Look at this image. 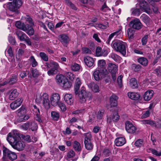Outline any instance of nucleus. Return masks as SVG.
<instances>
[{"label":"nucleus","mask_w":161,"mask_h":161,"mask_svg":"<svg viewBox=\"0 0 161 161\" xmlns=\"http://www.w3.org/2000/svg\"><path fill=\"white\" fill-rule=\"evenodd\" d=\"M79 97L82 102H85L87 99H90L91 94L89 92H86L84 89H82L79 94Z\"/></svg>","instance_id":"11"},{"label":"nucleus","mask_w":161,"mask_h":161,"mask_svg":"<svg viewBox=\"0 0 161 161\" xmlns=\"http://www.w3.org/2000/svg\"><path fill=\"white\" fill-rule=\"evenodd\" d=\"M30 60L32 67H36L38 63L33 56H31L30 57Z\"/></svg>","instance_id":"46"},{"label":"nucleus","mask_w":161,"mask_h":161,"mask_svg":"<svg viewBox=\"0 0 161 161\" xmlns=\"http://www.w3.org/2000/svg\"><path fill=\"white\" fill-rule=\"evenodd\" d=\"M97 69L107 70L106 68V62L104 59H100L97 62Z\"/></svg>","instance_id":"19"},{"label":"nucleus","mask_w":161,"mask_h":161,"mask_svg":"<svg viewBox=\"0 0 161 161\" xmlns=\"http://www.w3.org/2000/svg\"><path fill=\"white\" fill-rule=\"evenodd\" d=\"M20 139L19 134L16 130L11 132L8 135L7 140L12 146Z\"/></svg>","instance_id":"5"},{"label":"nucleus","mask_w":161,"mask_h":161,"mask_svg":"<svg viewBox=\"0 0 161 161\" xmlns=\"http://www.w3.org/2000/svg\"><path fill=\"white\" fill-rule=\"evenodd\" d=\"M112 47L117 52L120 53L123 55L125 56L126 53L127 44L121 41H118L113 42Z\"/></svg>","instance_id":"1"},{"label":"nucleus","mask_w":161,"mask_h":161,"mask_svg":"<svg viewBox=\"0 0 161 161\" xmlns=\"http://www.w3.org/2000/svg\"><path fill=\"white\" fill-rule=\"evenodd\" d=\"M111 58L117 62H119L121 60V58L120 56L114 53L111 54Z\"/></svg>","instance_id":"44"},{"label":"nucleus","mask_w":161,"mask_h":161,"mask_svg":"<svg viewBox=\"0 0 161 161\" xmlns=\"http://www.w3.org/2000/svg\"><path fill=\"white\" fill-rule=\"evenodd\" d=\"M17 158V155L15 153L12 152L7 157V159L8 158L12 161L16 159Z\"/></svg>","instance_id":"45"},{"label":"nucleus","mask_w":161,"mask_h":161,"mask_svg":"<svg viewBox=\"0 0 161 161\" xmlns=\"http://www.w3.org/2000/svg\"><path fill=\"white\" fill-rule=\"evenodd\" d=\"M30 129L32 131H35L37 130V125L36 123L32 121H30L29 122Z\"/></svg>","instance_id":"36"},{"label":"nucleus","mask_w":161,"mask_h":161,"mask_svg":"<svg viewBox=\"0 0 161 161\" xmlns=\"http://www.w3.org/2000/svg\"><path fill=\"white\" fill-rule=\"evenodd\" d=\"M22 4L21 0H14L13 2L8 3L7 7L9 9L16 14H18L19 11L18 9L20 8Z\"/></svg>","instance_id":"3"},{"label":"nucleus","mask_w":161,"mask_h":161,"mask_svg":"<svg viewBox=\"0 0 161 161\" xmlns=\"http://www.w3.org/2000/svg\"><path fill=\"white\" fill-rule=\"evenodd\" d=\"M138 86L136 79L134 78H132L130 79V86L131 88L132 89H136L138 88Z\"/></svg>","instance_id":"31"},{"label":"nucleus","mask_w":161,"mask_h":161,"mask_svg":"<svg viewBox=\"0 0 161 161\" xmlns=\"http://www.w3.org/2000/svg\"><path fill=\"white\" fill-rule=\"evenodd\" d=\"M123 78V76L122 75H120L118 76L117 80V82L119 84V85L120 86V87H121L122 85V79Z\"/></svg>","instance_id":"57"},{"label":"nucleus","mask_w":161,"mask_h":161,"mask_svg":"<svg viewBox=\"0 0 161 161\" xmlns=\"http://www.w3.org/2000/svg\"><path fill=\"white\" fill-rule=\"evenodd\" d=\"M135 145L138 147H140L143 146L144 145V142L143 140L139 139L136 141L134 143Z\"/></svg>","instance_id":"41"},{"label":"nucleus","mask_w":161,"mask_h":161,"mask_svg":"<svg viewBox=\"0 0 161 161\" xmlns=\"http://www.w3.org/2000/svg\"><path fill=\"white\" fill-rule=\"evenodd\" d=\"M51 115L52 118L53 120L57 121L58 120L59 118V113L56 111H52Z\"/></svg>","instance_id":"39"},{"label":"nucleus","mask_w":161,"mask_h":161,"mask_svg":"<svg viewBox=\"0 0 161 161\" xmlns=\"http://www.w3.org/2000/svg\"><path fill=\"white\" fill-rule=\"evenodd\" d=\"M16 33L18 38L20 41H23L27 38V36L26 34L20 31H17Z\"/></svg>","instance_id":"33"},{"label":"nucleus","mask_w":161,"mask_h":161,"mask_svg":"<svg viewBox=\"0 0 161 161\" xmlns=\"http://www.w3.org/2000/svg\"><path fill=\"white\" fill-rule=\"evenodd\" d=\"M81 85V82L80 79L79 78H77L75 82L74 90L75 91V95H77L79 93V90Z\"/></svg>","instance_id":"26"},{"label":"nucleus","mask_w":161,"mask_h":161,"mask_svg":"<svg viewBox=\"0 0 161 161\" xmlns=\"http://www.w3.org/2000/svg\"><path fill=\"white\" fill-rule=\"evenodd\" d=\"M56 79L57 83L65 89L69 88L71 86V82L69 81L66 77L62 75H57Z\"/></svg>","instance_id":"2"},{"label":"nucleus","mask_w":161,"mask_h":161,"mask_svg":"<svg viewBox=\"0 0 161 161\" xmlns=\"http://www.w3.org/2000/svg\"><path fill=\"white\" fill-rule=\"evenodd\" d=\"M22 100L21 99H18L11 103L10 106L11 108L14 110L19 106L22 103Z\"/></svg>","instance_id":"22"},{"label":"nucleus","mask_w":161,"mask_h":161,"mask_svg":"<svg viewBox=\"0 0 161 161\" xmlns=\"http://www.w3.org/2000/svg\"><path fill=\"white\" fill-rule=\"evenodd\" d=\"M114 142L117 146H121L125 144L126 141L124 137H119L116 139Z\"/></svg>","instance_id":"21"},{"label":"nucleus","mask_w":161,"mask_h":161,"mask_svg":"<svg viewBox=\"0 0 161 161\" xmlns=\"http://www.w3.org/2000/svg\"><path fill=\"white\" fill-rule=\"evenodd\" d=\"M58 106L60 108L62 111H64L66 110V107L64 104L60 102L57 104Z\"/></svg>","instance_id":"53"},{"label":"nucleus","mask_w":161,"mask_h":161,"mask_svg":"<svg viewBox=\"0 0 161 161\" xmlns=\"http://www.w3.org/2000/svg\"><path fill=\"white\" fill-rule=\"evenodd\" d=\"M84 144L85 148L87 150H91L93 148V145L91 141H84Z\"/></svg>","instance_id":"37"},{"label":"nucleus","mask_w":161,"mask_h":161,"mask_svg":"<svg viewBox=\"0 0 161 161\" xmlns=\"http://www.w3.org/2000/svg\"><path fill=\"white\" fill-rule=\"evenodd\" d=\"M15 25L17 28L25 31L29 36L33 35L34 34V30L32 27L30 26V25H25L24 23L17 21L16 22Z\"/></svg>","instance_id":"4"},{"label":"nucleus","mask_w":161,"mask_h":161,"mask_svg":"<svg viewBox=\"0 0 161 161\" xmlns=\"http://www.w3.org/2000/svg\"><path fill=\"white\" fill-rule=\"evenodd\" d=\"M71 70L74 71H77L80 69V66L76 63L72 64L70 66Z\"/></svg>","instance_id":"38"},{"label":"nucleus","mask_w":161,"mask_h":161,"mask_svg":"<svg viewBox=\"0 0 161 161\" xmlns=\"http://www.w3.org/2000/svg\"><path fill=\"white\" fill-rule=\"evenodd\" d=\"M109 72L106 70H102L98 69L95 70L93 73V76L96 81L101 80L103 77L108 75Z\"/></svg>","instance_id":"6"},{"label":"nucleus","mask_w":161,"mask_h":161,"mask_svg":"<svg viewBox=\"0 0 161 161\" xmlns=\"http://www.w3.org/2000/svg\"><path fill=\"white\" fill-rule=\"evenodd\" d=\"M88 87L91 89L93 92H99V88L98 85L95 84L93 82H91L89 83L88 85Z\"/></svg>","instance_id":"23"},{"label":"nucleus","mask_w":161,"mask_h":161,"mask_svg":"<svg viewBox=\"0 0 161 161\" xmlns=\"http://www.w3.org/2000/svg\"><path fill=\"white\" fill-rule=\"evenodd\" d=\"M41 98L44 107L46 109H49L50 107V103L47 94L45 93H43L41 96Z\"/></svg>","instance_id":"10"},{"label":"nucleus","mask_w":161,"mask_h":161,"mask_svg":"<svg viewBox=\"0 0 161 161\" xmlns=\"http://www.w3.org/2000/svg\"><path fill=\"white\" fill-rule=\"evenodd\" d=\"M75 155V153L73 150H70L68 151L64 158L67 161H70V159L73 158Z\"/></svg>","instance_id":"28"},{"label":"nucleus","mask_w":161,"mask_h":161,"mask_svg":"<svg viewBox=\"0 0 161 161\" xmlns=\"http://www.w3.org/2000/svg\"><path fill=\"white\" fill-rule=\"evenodd\" d=\"M26 110L24 107H21L17 111V115L18 120L20 122L28 120L29 117L28 115H26Z\"/></svg>","instance_id":"7"},{"label":"nucleus","mask_w":161,"mask_h":161,"mask_svg":"<svg viewBox=\"0 0 161 161\" xmlns=\"http://www.w3.org/2000/svg\"><path fill=\"white\" fill-rule=\"evenodd\" d=\"M118 97L114 95H112L110 97V104L111 106L115 107L117 105Z\"/></svg>","instance_id":"27"},{"label":"nucleus","mask_w":161,"mask_h":161,"mask_svg":"<svg viewBox=\"0 0 161 161\" xmlns=\"http://www.w3.org/2000/svg\"><path fill=\"white\" fill-rule=\"evenodd\" d=\"M141 19L146 24H148L150 21V19L145 14H142L140 17Z\"/></svg>","instance_id":"34"},{"label":"nucleus","mask_w":161,"mask_h":161,"mask_svg":"<svg viewBox=\"0 0 161 161\" xmlns=\"http://www.w3.org/2000/svg\"><path fill=\"white\" fill-rule=\"evenodd\" d=\"M17 81V76L16 75H14L12 77L9 83L10 84H13L15 83Z\"/></svg>","instance_id":"55"},{"label":"nucleus","mask_w":161,"mask_h":161,"mask_svg":"<svg viewBox=\"0 0 161 161\" xmlns=\"http://www.w3.org/2000/svg\"><path fill=\"white\" fill-rule=\"evenodd\" d=\"M83 52L84 54H91V51L87 48L85 47L82 49Z\"/></svg>","instance_id":"64"},{"label":"nucleus","mask_w":161,"mask_h":161,"mask_svg":"<svg viewBox=\"0 0 161 161\" xmlns=\"http://www.w3.org/2000/svg\"><path fill=\"white\" fill-rule=\"evenodd\" d=\"M132 14L134 15H139L140 14V9L139 8H134L131 10Z\"/></svg>","instance_id":"51"},{"label":"nucleus","mask_w":161,"mask_h":161,"mask_svg":"<svg viewBox=\"0 0 161 161\" xmlns=\"http://www.w3.org/2000/svg\"><path fill=\"white\" fill-rule=\"evenodd\" d=\"M32 76L34 77H36L38 75H40V73L36 69H33L32 70Z\"/></svg>","instance_id":"54"},{"label":"nucleus","mask_w":161,"mask_h":161,"mask_svg":"<svg viewBox=\"0 0 161 161\" xmlns=\"http://www.w3.org/2000/svg\"><path fill=\"white\" fill-rule=\"evenodd\" d=\"M150 115V112L149 110H147L144 112L142 116V118H146L148 117Z\"/></svg>","instance_id":"58"},{"label":"nucleus","mask_w":161,"mask_h":161,"mask_svg":"<svg viewBox=\"0 0 161 161\" xmlns=\"http://www.w3.org/2000/svg\"><path fill=\"white\" fill-rule=\"evenodd\" d=\"M132 69L135 72L140 71L142 69V66L140 64H133L132 65Z\"/></svg>","instance_id":"43"},{"label":"nucleus","mask_w":161,"mask_h":161,"mask_svg":"<svg viewBox=\"0 0 161 161\" xmlns=\"http://www.w3.org/2000/svg\"><path fill=\"white\" fill-rule=\"evenodd\" d=\"M66 76L70 80H73L74 78V75L70 72H67L66 73Z\"/></svg>","instance_id":"60"},{"label":"nucleus","mask_w":161,"mask_h":161,"mask_svg":"<svg viewBox=\"0 0 161 161\" xmlns=\"http://www.w3.org/2000/svg\"><path fill=\"white\" fill-rule=\"evenodd\" d=\"M104 111H99L97 113V118L98 119H102L103 114H104Z\"/></svg>","instance_id":"61"},{"label":"nucleus","mask_w":161,"mask_h":161,"mask_svg":"<svg viewBox=\"0 0 161 161\" xmlns=\"http://www.w3.org/2000/svg\"><path fill=\"white\" fill-rule=\"evenodd\" d=\"M135 32V31L133 29L130 28L128 29V35L130 38L132 39L133 38Z\"/></svg>","instance_id":"40"},{"label":"nucleus","mask_w":161,"mask_h":161,"mask_svg":"<svg viewBox=\"0 0 161 161\" xmlns=\"http://www.w3.org/2000/svg\"><path fill=\"white\" fill-rule=\"evenodd\" d=\"M139 6L141 9L144 10L147 14H150L152 12L151 9L149 7L147 3L145 0H141Z\"/></svg>","instance_id":"12"},{"label":"nucleus","mask_w":161,"mask_h":161,"mask_svg":"<svg viewBox=\"0 0 161 161\" xmlns=\"http://www.w3.org/2000/svg\"><path fill=\"white\" fill-rule=\"evenodd\" d=\"M26 20L27 22L29 24L31 25V27H32V26L34 25V23L32 19L30 17H28L26 18Z\"/></svg>","instance_id":"63"},{"label":"nucleus","mask_w":161,"mask_h":161,"mask_svg":"<svg viewBox=\"0 0 161 161\" xmlns=\"http://www.w3.org/2000/svg\"><path fill=\"white\" fill-rule=\"evenodd\" d=\"M137 62L144 66H146L148 65V60L147 59L144 57H140L137 59Z\"/></svg>","instance_id":"32"},{"label":"nucleus","mask_w":161,"mask_h":161,"mask_svg":"<svg viewBox=\"0 0 161 161\" xmlns=\"http://www.w3.org/2000/svg\"><path fill=\"white\" fill-rule=\"evenodd\" d=\"M84 60L88 67H90L93 66L94 60L92 57L86 56L84 58Z\"/></svg>","instance_id":"18"},{"label":"nucleus","mask_w":161,"mask_h":161,"mask_svg":"<svg viewBox=\"0 0 161 161\" xmlns=\"http://www.w3.org/2000/svg\"><path fill=\"white\" fill-rule=\"evenodd\" d=\"M149 150L154 155L157 156H161V151L158 152L156 150L150 148Z\"/></svg>","instance_id":"52"},{"label":"nucleus","mask_w":161,"mask_h":161,"mask_svg":"<svg viewBox=\"0 0 161 161\" xmlns=\"http://www.w3.org/2000/svg\"><path fill=\"white\" fill-rule=\"evenodd\" d=\"M125 129L129 133H134L136 130V128L131 122L127 121L125 123Z\"/></svg>","instance_id":"15"},{"label":"nucleus","mask_w":161,"mask_h":161,"mask_svg":"<svg viewBox=\"0 0 161 161\" xmlns=\"http://www.w3.org/2000/svg\"><path fill=\"white\" fill-rule=\"evenodd\" d=\"M9 98L11 100H14L18 95L19 93L17 92L16 89H12L10 90V92Z\"/></svg>","instance_id":"30"},{"label":"nucleus","mask_w":161,"mask_h":161,"mask_svg":"<svg viewBox=\"0 0 161 161\" xmlns=\"http://www.w3.org/2000/svg\"><path fill=\"white\" fill-rule=\"evenodd\" d=\"M113 120L114 122H117L118 121L119 119V116L117 113L111 115Z\"/></svg>","instance_id":"48"},{"label":"nucleus","mask_w":161,"mask_h":161,"mask_svg":"<svg viewBox=\"0 0 161 161\" xmlns=\"http://www.w3.org/2000/svg\"><path fill=\"white\" fill-rule=\"evenodd\" d=\"M60 99V96L59 94L54 93L51 96L50 98L51 103L53 106H56L59 103Z\"/></svg>","instance_id":"13"},{"label":"nucleus","mask_w":161,"mask_h":161,"mask_svg":"<svg viewBox=\"0 0 161 161\" xmlns=\"http://www.w3.org/2000/svg\"><path fill=\"white\" fill-rule=\"evenodd\" d=\"M58 39L64 46L66 47L70 41L69 36L64 34H62L59 36Z\"/></svg>","instance_id":"14"},{"label":"nucleus","mask_w":161,"mask_h":161,"mask_svg":"<svg viewBox=\"0 0 161 161\" xmlns=\"http://www.w3.org/2000/svg\"><path fill=\"white\" fill-rule=\"evenodd\" d=\"M102 48L100 47H98L96 49V54L97 57L101 56Z\"/></svg>","instance_id":"56"},{"label":"nucleus","mask_w":161,"mask_h":161,"mask_svg":"<svg viewBox=\"0 0 161 161\" xmlns=\"http://www.w3.org/2000/svg\"><path fill=\"white\" fill-rule=\"evenodd\" d=\"M73 148L75 151L78 152L80 151L82 149L80 143L77 141L74 142Z\"/></svg>","instance_id":"35"},{"label":"nucleus","mask_w":161,"mask_h":161,"mask_svg":"<svg viewBox=\"0 0 161 161\" xmlns=\"http://www.w3.org/2000/svg\"><path fill=\"white\" fill-rule=\"evenodd\" d=\"M142 26L140 20L136 18L133 19L129 23V26L130 28L135 30H139L141 29Z\"/></svg>","instance_id":"8"},{"label":"nucleus","mask_w":161,"mask_h":161,"mask_svg":"<svg viewBox=\"0 0 161 161\" xmlns=\"http://www.w3.org/2000/svg\"><path fill=\"white\" fill-rule=\"evenodd\" d=\"M95 27L97 28L100 29H105L107 28V26L103 25L101 24H96Z\"/></svg>","instance_id":"59"},{"label":"nucleus","mask_w":161,"mask_h":161,"mask_svg":"<svg viewBox=\"0 0 161 161\" xmlns=\"http://www.w3.org/2000/svg\"><path fill=\"white\" fill-rule=\"evenodd\" d=\"M155 73L158 76H161V67L158 66L154 70Z\"/></svg>","instance_id":"49"},{"label":"nucleus","mask_w":161,"mask_h":161,"mask_svg":"<svg viewBox=\"0 0 161 161\" xmlns=\"http://www.w3.org/2000/svg\"><path fill=\"white\" fill-rule=\"evenodd\" d=\"M107 69L111 73H116L118 70V66L114 64L110 63L108 64Z\"/></svg>","instance_id":"25"},{"label":"nucleus","mask_w":161,"mask_h":161,"mask_svg":"<svg viewBox=\"0 0 161 161\" xmlns=\"http://www.w3.org/2000/svg\"><path fill=\"white\" fill-rule=\"evenodd\" d=\"M29 121L27 122L26 123L20 126V128L21 129L24 130H27L29 127Z\"/></svg>","instance_id":"50"},{"label":"nucleus","mask_w":161,"mask_h":161,"mask_svg":"<svg viewBox=\"0 0 161 161\" xmlns=\"http://www.w3.org/2000/svg\"><path fill=\"white\" fill-rule=\"evenodd\" d=\"M148 37V35H146L142 39V45H145L147 42V38Z\"/></svg>","instance_id":"62"},{"label":"nucleus","mask_w":161,"mask_h":161,"mask_svg":"<svg viewBox=\"0 0 161 161\" xmlns=\"http://www.w3.org/2000/svg\"><path fill=\"white\" fill-rule=\"evenodd\" d=\"M154 92L152 90H149L146 91L144 94L143 97L145 101H149L153 97Z\"/></svg>","instance_id":"16"},{"label":"nucleus","mask_w":161,"mask_h":161,"mask_svg":"<svg viewBox=\"0 0 161 161\" xmlns=\"http://www.w3.org/2000/svg\"><path fill=\"white\" fill-rule=\"evenodd\" d=\"M85 138L84 139V141H91L92 138V135L91 133L89 132L87 133L84 134Z\"/></svg>","instance_id":"47"},{"label":"nucleus","mask_w":161,"mask_h":161,"mask_svg":"<svg viewBox=\"0 0 161 161\" xmlns=\"http://www.w3.org/2000/svg\"><path fill=\"white\" fill-rule=\"evenodd\" d=\"M127 95L129 98L134 100H138L140 97L139 93L133 92L128 93Z\"/></svg>","instance_id":"29"},{"label":"nucleus","mask_w":161,"mask_h":161,"mask_svg":"<svg viewBox=\"0 0 161 161\" xmlns=\"http://www.w3.org/2000/svg\"><path fill=\"white\" fill-rule=\"evenodd\" d=\"M50 64L52 65L53 67L47 71V74L49 76L56 74L59 69V64L57 63L52 61H50Z\"/></svg>","instance_id":"9"},{"label":"nucleus","mask_w":161,"mask_h":161,"mask_svg":"<svg viewBox=\"0 0 161 161\" xmlns=\"http://www.w3.org/2000/svg\"><path fill=\"white\" fill-rule=\"evenodd\" d=\"M39 56L44 61L47 62L48 60V56L44 52H41L39 53Z\"/></svg>","instance_id":"42"},{"label":"nucleus","mask_w":161,"mask_h":161,"mask_svg":"<svg viewBox=\"0 0 161 161\" xmlns=\"http://www.w3.org/2000/svg\"><path fill=\"white\" fill-rule=\"evenodd\" d=\"M25 146V145L24 143H23L21 141L18 140L12 146V147L18 151H22L24 149Z\"/></svg>","instance_id":"17"},{"label":"nucleus","mask_w":161,"mask_h":161,"mask_svg":"<svg viewBox=\"0 0 161 161\" xmlns=\"http://www.w3.org/2000/svg\"><path fill=\"white\" fill-rule=\"evenodd\" d=\"M64 100L69 105H72L74 102L72 95L70 94H65L64 97Z\"/></svg>","instance_id":"24"},{"label":"nucleus","mask_w":161,"mask_h":161,"mask_svg":"<svg viewBox=\"0 0 161 161\" xmlns=\"http://www.w3.org/2000/svg\"><path fill=\"white\" fill-rule=\"evenodd\" d=\"M2 150L3 154V161H8L7 157L12 152L5 147H3Z\"/></svg>","instance_id":"20"}]
</instances>
